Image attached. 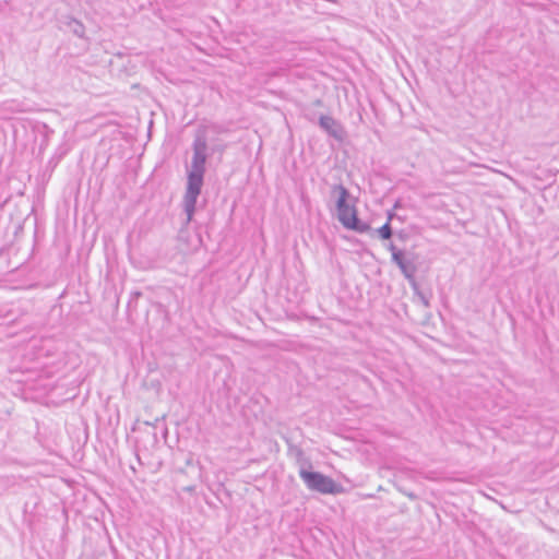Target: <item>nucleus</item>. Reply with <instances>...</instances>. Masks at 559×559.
<instances>
[{"instance_id": "f257e3e1", "label": "nucleus", "mask_w": 559, "mask_h": 559, "mask_svg": "<svg viewBox=\"0 0 559 559\" xmlns=\"http://www.w3.org/2000/svg\"><path fill=\"white\" fill-rule=\"evenodd\" d=\"M332 194L337 197L336 211L340 223L347 229L364 233L367 225L359 222L356 207L347 202L348 190L342 185H335L332 188Z\"/></svg>"}, {"instance_id": "f03ea898", "label": "nucleus", "mask_w": 559, "mask_h": 559, "mask_svg": "<svg viewBox=\"0 0 559 559\" xmlns=\"http://www.w3.org/2000/svg\"><path fill=\"white\" fill-rule=\"evenodd\" d=\"M299 477L302 479L306 487L312 491H317L323 495H338L344 491L340 484L335 483L331 477L319 472L300 468Z\"/></svg>"}, {"instance_id": "7ed1b4c3", "label": "nucleus", "mask_w": 559, "mask_h": 559, "mask_svg": "<svg viewBox=\"0 0 559 559\" xmlns=\"http://www.w3.org/2000/svg\"><path fill=\"white\" fill-rule=\"evenodd\" d=\"M203 176L204 173L188 171L187 190L183 198V206L188 222L192 219L197 200L203 186Z\"/></svg>"}, {"instance_id": "20e7f679", "label": "nucleus", "mask_w": 559, "mask_h": 559, "mask_svg": "<svg viewBox=\"0 0 559 559\" xmlns=\"http://www.w3.org/2000/svg\"><path fill=\"white\" fill-rule=\"evenodd\" d=\"M392 261L399 266L413 288L417 289V282L415 278L417 267L415 264L414 254L403 250L401 255H397V259L394 258Z\"/></svg>"}, {"instance_id": "39448f33", "label": "nucleus", "mask_w": 559, "mask_h": 559, "mask_svg": "<svg viewBox=\"0 0 559 559\" xmlns=\"http://www.w3.org/2000/svg\"><path fill=\"white\" fill-rule=\"evenodd\" d=\"M320 127L325 130L329 134L336 139H341L342 129L340 124L331 116H321L319 120Z\"/></svg>"}, {"instance_id": "423d86ee", "label": "nucleus", "mask_w": 559, "mask_h": 559, "mask_svg": "<svg viewBox=\"0 0 559 559\" xmlns=\"http://www.w3.org/2000/svg\"><path fill=\"white\" fill-rule=\"evenodd\" d=\"M206 163V153L193 152L189 171L204 173Z\"/></svg>"}, {"instance_id": "0eeeda50", "label": "nucleus", "mask_w": 559, "mask_h": 559, "mask_svg": "<svg viewBox=\"0 0 559 559\" xmlns=\"http://www.w3.org/2000/svg\"><path fill=\"white\" fill-rule=\"evenodd\" d=\"M207 144L203 135H198L193 142V152L206 153Z\"/></svg>"}, {"instance_id": "6e6552de", "label": "nucleus", "mask_w": 559, "mask_h": 559, "mask_svg": "<svg viewBox=\"0 0 559 559\" xmlns=\"http://www.w3.org/2000/svg\"><path fill=\"white\" fill-rule=\"evenodd\" d=\"M378 235L382 239H390L391 238V236H392V228H391V225L389 224V222H386L383 226H381L378 229Z\"/></svg>"}, {"instance_id": "1a4fd4ad", "label": "nucleus", "mask_w": 559, "mask_h": 559, "mask_svg": "<svg viewBox=\"0 0 559 559\" xmlns=\"http://www.w3.org/2000/svg\"><path fill=\"white\" fill-rule=\"evenodd\" d=\"M388 250H389V251L391 252V254H392V260H393L394 258H396V259H397V255H401V253H402V251H403V250L399 249V248H397L395 245H393V243H389V245H388Z\"/></svg>"}, {"instance_id": "9d476101", "label": "nucleus", "mask_w": 559, "mask_h": 559, "mask_svg": "<svg viewBox=\"0 0 559 559\" xmlns=\"http://www.w3.org/2000/svg\"><path fill=\"white\" fill-rule=\"evenodd\" d=\"M74 33L78 34L79 36H82L83 35V25L76 23V27L74 28Z\"/></svg>"}, {"instance_id": "9b49d317", "label": "nucleus", "mask_w": 559, "mask_h": 559, "mask_svg": "<svg viewBox=\"0 0 559 559\" xmlns=\"http://www.w3.org/2000/svg\"><path fill=\"white\" fill-rule=\"evenodd\" d=\"M394 217V214L393 213H389L388 214V222L390 223Z\"/></svg>"}, {"instance_id": "f8f14e48", "label": "nucleus", "mask_w": 559, "mask_h": 559, "mask_svg": "<svg viewBox=\"0 0 559 559\" xmlns=\"http://www.w3.org/2000/svg\"><path fill=\"white\" fill-rule=\"evenodd\" d=\"M421 299L425 302V305H428V302L426 301V298H424V296H421Z\"/></svg>"}]
</instances>
